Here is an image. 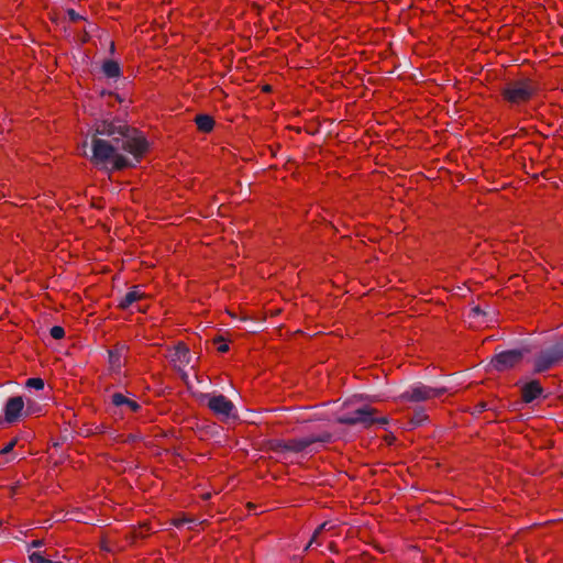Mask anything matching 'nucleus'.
<instances>
[{"label":"nucleus","instance_id":"obj_28","mask_svg":"<svg viewBox=\"0 0 563 563\" xmlns=\"http://www.w3.org/2000/svg\"><path fill=\"white\" fill-rule=\"evenodd\" d=\"M317 533H318V531L314 532V534L312 536V539H310V542H313V539H316Z\"/></svg>","mask_w":563,"mask_h":563},{"label":"nucleus","instance_id":"obj_19","mask_svg":"<svg viewBox=\"0 0 563 563\" xmlns=\"http://www.w3.org/2000/svg\"><path fill=\"white\" fill-rule=\"evenodd\" d=\"M170 522L173 526L179 528V527L184 526L185 523L194 522V520L186 516H181V517L173 518Z\"/></svg>","mask_w":563,"mask_h":563},{"label":"nucleus","instance_id":"obj_7","mask_svg":"<svg viewBox=\"0 0 563 563\" xmlns=\"http://www.w3.org/2000/svg\"><path fill=\"white\" fill-rule=\"evenodd\" d=\"M4 420L9 423L16 422L24 412V400L21 396L10 397L4 405Z\"/></svg>","mask_w":563,"mask_h":563},{"label":"nucleus","instance_id":"obj_5","mask_svg":"<svg viewBox=\"0 0 563 563\" xmlns=\"http://www.w3.org/2000/svg\"><path fill=\"white\" fill-rule=\"evenodd\" d=\"M166 357L178 371H184L190 362L189 349L184 343H177L167 350Z\"/></svg>","mask_w":563,"mask_h":563},{"label":"nucleus","instance_id":"obj_9","mask_svg":"<svg viewBox=\"0 0 563 563\" xmlns=\"http://www.w3.org/2000/svg\"><path fill=\"white\" fill-rule=\"evenodd\" d=\"M563 357V352L552 351L540 354L534 361V371L544 372Z\"/></svg>","mask_w":563,"mask_h":563},{"label":"nucleus","instance_id":"obj_25","mask_svg":"<svg viewBox=\"0 0 563 563\" xmlns=\"http://www.w3.org/2000/svg\"><path fill=\"white\" fill-rule=\"evenodd\" d=\"M70 519L76 520V521H81V519L79 517H77L76 515H74Z\"/></svg>","mask_w":563,"mask_h":563},{"label":"nucleus","instance_id":"obj_17","mask_svg":"<svg viewBox=\"0 0 563 563\" xmlns=\"http://www.w3.org/2000/svg\"><path fill=\"white\" fill-rule=\"evenodd\" d=\"M27 388L41 390L44 388V380L40 377L29 378L25 383Z\"/></svg>","mask_w":563,"mask_h":563},{"label":"nucleus","instance_id":"obj_12","mask_svg":"<svg viewBox=\"0 0 563 563\" xmlns=\"http://www.w3.org/2000/svg\"><path fill=\"white\" fill-rule=\"evenodd\" d=\"M314 438L307 439H292L278 443V446L286 451L300 452L308 448L310 444L316 442Z\"/></svg>","mask_w":563,"mask_h":563},{"label":"nucleus","instance_id":"obj_11","mask_svg":"<svg viewBox=\"0 0 563 563\" xmlns=\"http://www.w3.org/2000/svg\"><path fill=\"white\" fill-rule=\"evenodd\" d=\"M543 389L541 387V385L539 384V382L537 380H531L527 384H525L521 388V397H522V400L527 404L533 401L534 399H537L541 394H542Z\"/></svg>","mask_w":563,"mask_h":563},{"label":"nucleus","instance_id":"obj_24","mask_svg":"<svg viewBox=\"0 0 563 563\" xmlns=\"http://www.w3.org/2000/svg\"><path fill=\"white\" fill-rule=\"evenodd\" d=\"M473 312L476 313V314H479L481 310H479V308L476 307V308L473 309Z\"/></svg>","mask_w":563,"mask_h":563},{"label":"nucleus","instance_id":"obj_14","mask_svg":"<svg viewBox=\"0 0 563 563\" xmlns=\"http://www.w3.org/2000/svg\"><path fill=\"white\" fill-rule=\"evenodd\" d=\"M195 123L200 132L209 133L214 128V120L208 114H198L195 118Z\"/></svg>","mask_w":563,"mask_h":563},{"label":"nucleus","instance_id":"obj_22","mask_svg":"<svg viewBox=\"0 0 563 563\" xmlns=\"http://www.w3.org/2000/svg\"><path fill=\"white\" fill-rule=\"evenodd\" d=\"M219 352L224 353L229 350L228 344H221L218 346Z\"/></svg>","mask_w":563,"mask_h":563},{"label":"nucleus","instance_id":"obj_6","mask_svg":"<svg viewBox=\"0 0 563 563\" xmlns=\"http://www.w3.org/2000/svg\"><path fill=\"white\" fill-rule=\"evenodd\" d=\"M522 360V352L518 350H509L495 355L490 362L492 366L497 371H505L514 367Z\"/></svg>","mask_w":563,"mask_h":563},{"label":"nucleus","instance_id":"obj_21","mask_svg":"<svg viewBox=\"0 0 563 563\" xmlns=\"http://www.w3.org/2000/svg\"><path fill=\"white\" fill-rule=\"evenodd\" d=\"M151 531H152V528H151L150 523L145 522L140 527L137 536L141 538H145L146 536H148L151 533Z\"/></svg>","mask_w":563,"mask_h":563},{"label":"nucleus","instance_id":"obj_16","mask_svg":"<svg viewBox=\"0 0 563 563\" xmlns=\"http://www.w3.org/2000/svg\"><path fill=\"white\" fill-rule=\"evenodd\" d=\"M31 563H60L56 560L46 559L40 552H33L29 556Z\"/></svg>","mask_w":563,"mask_h":563},{"label":"nucleus","instance_id":"obj_27","mask_svg":"<svg viewBox=\"0 0 563 563\" xmlns=\"http://www.w3.org/2000/svg\"><path fill=\"white\" fill-rule=\"evenodd\" d=\"M317 533H318V531L314 532V534L312 536V539H310V542H313V539H316Z\"/></svg>","mask_w":563,"mask_h":563},{"label":"nucleus","instance_id":"obj_26","mask_svg":"<svg viewBox=\"0 0 563 563\" xmlns=\"http://www.w3.org/2000/svg\"><path fill=\"white\" fill-rule=\"evenodd\" d=\"M69 14L71 15V18H73V19H75V18H76V14L74 13V11H73V10H70V11H69Z\"/></svg>","mask_w":563,"mask_h":563},{"label":"nucleus","instance_id":"obj_1","mask_svg":"<svg viewBox=\"0 0 563 563\" xmlns=\"http://www.w3.org/2000/svg\"><path fill=\"white\" fill-rule=\"evenodd\" d=\"M93 131L91 154L87 153V141L82 142L79 150L98 167L120 170L133 166L122 152L139 163L148 148L145 137L121 120L98 121Z\"/></svg>","mask_w":563,"mask_h":563},{"label":"nucleus","instance_id":"obj_23","mask_svg":"<svg viewBox=\"0 0 563 563\" xmlns=\"http://www.w3.org/2000/svg\"><path fill=\"white\" fill-rule=\"evenodd\" d=\"M32 545H33V547H40V545H42V541H40V540H34V541L32 542Z\"/></svg>","mask_w":563,"mask_h":563},{"label":"nucleus","instance_id":"obj_20","mask_svg":"<svg viewBox=\"0 0 563 563\" xmlns=\"http://www.w3.org/2000/svg\"><path fill=\"white\" fill-rule=\"evenodd\" d=\"M18 443V439L14 438L12 439L10 442H8L1 450H0V454L1 455H5L8 453H10L16 445Z\"/></svg>","mask_w":563,"mask_h":563},{"label":"nucleus","instance_id":"obj_15","mask_svg":"<svg viewBox=\"0 0 563 563\" xmlns=\"http://www.w3.org/2000/svg\"><path fill=\"white\" fill-rule=\"evenodd\" d=\"M102 71L109 78H118L121 76L120 65L112 59H108L102 64Z\"/></svg>","mask_w":563,"mask_h":563},{"label":"nucleus","instance_id":"obj_13","mask_svg":"<svg viewBox=\"0 0 563 563\" xmlns=\"http://www.w3.org/2000/svg\"><path fill=\"white\" fill-rule=\"evenodd\" d=\"M145 294L141 290L140 286H133L119 301V308L128 309L132 303L142 300Z\"/></svg>","mask_w":563,"mask_h":563},{"label":"nucleus","instance_id":"obj_18","mask_svg":"<svg viewBox=\"0 0 563 563\" xmlns=\"http://www.w3.org/2000/svg\"><path fill=\"white\" fill-rule=\"evenodd\" d=\"M51 335L56 340H60L65 336V330L63 327L54 325L51 328Z\"/></svg>","mask_w":563,"mask_h":563},{"label":"nucleus","instance_id":"obj_4","mask_svg":"<svg viewBox=\"0 0 563 563\" xmlns=\"http://www.w3.org/2000/svg\"><path fill=\"white\" fill-rule=\"evenodd\" d=\"M207 406L217 416L228 419L231 417L234 405L223 395H207Z\"/></svg>","mask_w":563,"mask_h":563},{"label":"nucleus","instance_id":"obj_2","mask_svg":"<svg viewBox=\"0 0 563 563\" xmlns=\"http://www.w3.org/2000/svg\"><path fill=\"white\" fill-rule=\"evenodd\" d=\"M538 91V85L529 78L510 81L501 90L504 100L519 106L528 102Z\"/></svg>","mask_w":563,"mask_h":563},{"label":"nucleus","instance_id":"obj_10","mask_svg":"<svg viewBox=\"0 0 563 563\" xmlns=\"http://www.w3.org/2000/svg\"><path fill=\"white\" fill-rule=\"evenodd\" d=\"M113 406L120 408L123 412H137L141 408L139 402L121 393H114L111 396Z\"/></svg>","mask_w":563,"mask_h":563},{"label":"nucleus","instance_id":"obj_3","mask_svg":"<svg viewBox=\"0 0 563 563\" xmlns=\"http://www.w3.org/2000/svg\"><path fill=\"white\" fill-rule=\"evenodd\" d=\"M445 391V388H431L424 385H417L404 393L400 398L405 401L420 402L440 397Z\"/></svg>","mask_w":563,"mask_h":563},{"label":"nucleus","instance_id":"obj_8","mask_svg":"<svg viewBox=\"0 0 563 563\" xmlns=\"http://www.w3.org/2000/svg\"><path fill=\"white\" fill-rule=\"evenodd\" d=\"M375 410L369 407H363L354 411L351 416H343L339 420L342 423L346 424H355V423H364L371 424L375 421L374 419Z\"/></svg>","mask_w":563,"mask_h":563}]
</instances>
